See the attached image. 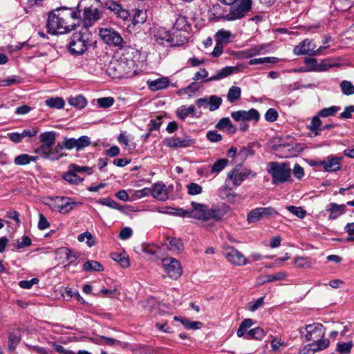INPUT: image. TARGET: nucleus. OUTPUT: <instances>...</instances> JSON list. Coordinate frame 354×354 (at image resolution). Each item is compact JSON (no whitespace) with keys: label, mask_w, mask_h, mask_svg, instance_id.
<instances>
[{"label":"nucleus","mask_w":354,"mask_h":354,"mask_svg":"<svg viewBox=\"0 0 354 354\" xmlns=\"http://www.w3.org/2000/svg\"><path fill=\"white\" fill-rule=\"evenodd\" d=\"M169 79L167 77H161L155 80H148L147 85L151 91H156L166 88L169 86Z\"/></svg>","instance_id":"obj_23"},{"label":"nucleus","mask_w":354,"mask_h":354,"mask_svg":"<svg viewBox=\"0 0 354 354\" xmlns=\"http://www.w3.org/2000/svg\"><path fill=\"white\" fill-rule=\"evenodd\" d=\"M326 211L330 213L328 216L329 219H336L345 212L346 205H337L334 203H330L326 206Z\"/></svg>","instance_id":"obj_22"},{"label":"nucleus","mask_w":354,"mask_h":354,"mask_svg":"<svg viewBox=\"0 0 354 354\" xmlns=\"http://www.w3.org/2000/svg\"><path fill=\"white\" fill-rule=\"evenodd\" d=\"M342 92L346 95H351L354 94L353 84L347 80H344L340 84Z\"/></svg>","instance_id":"obj_52"},{"label":"nucleus","mask_w":354,"mask_h":354,"mask_svg":"<svg viewBox=\"0 0 354 354\" xmlns=\"http://www.w3.org/2000/svg\"><path fill=\"white\" fill-rule=\"evenodd\" d=\"M97 105L101 108H109L114 103V98L112 97H105L97 100Z\"/></svg>","instance_id":"obj_60"},{"label":"nucleus","mask_w":354,"mask_h":354,"mask_svg":"<svg viewBox=\"0 0 354 354\" xmlns=\"http://www.w3.org/2000/svg\"><path fill=\"white\" fill-rule=\"evenodd\" d=\"M112 259L117 261L121 267L125 268L129 267V261L128 257L124 254L113 253L111 255Z\"/></svg>","instance_id":"obj_46"},{"label":"nucleus","mask_w":354,"mask_h":354,"mask_svg":"<svg viewBox=\"0 0 354 354\" xmlns=\"http://www.w3.org/2000/svg\"><path fill=\"white\" fill-rule=\"evenodd\" d=\"M193 209L189 211L192 215L191 218L208 221L210 219L220 220L224 216V212L219 208H208L204 204L196 202H192Z\"/></svg>","instance_id":"obj_4"},{"label":"nucleus","mask_w":354,"mask_h":354,"mask_svg":"<svg viewBox=\"0 0 354 354\" xmlns=\"http://www.w3.org/2000/svg\"><path fill=\"white\" fill-rule=\"evenodd\" d=\"M133 66V60L120 58V60L117 59L110 63L108 71L109 75H113L114 77H128L131 74V68Z\"/></svg>","instance_id":"obj_6"},{"label":"nucleus","mask_w":354,"mask_h":354,"mask_svg":"<svg viewBox=\"0 0 354 354\" xmlns=\"http://www.w3.org/2000/svg\"><path fill=\"white\" fill-rule=\"evenodd\" d=\"M340 110V107L337 106H332L328 108L321 109L318 112V115L320 118H326L334 115Z\"/></svg>","instance_id":"obj_45"},{"label":"nucleus","mask_w":354,"mask_h":354,"mask_svg":"<svg viewBox=\"0 0 354 354\" xmlns=\"http://www.w3.org/2000/svg\"><path fill=\"white\" fill-rule=\"evenodd\" d=\"M165 145L172 149L187 148L196 144V140L187 134L183 136H173L164 140Z\"/></svg>","instance_id":"obj_9"},{"label":"nucleus","mask_w":354,"mask_h":354,"mask_svg":"<svg viewBox=\"0 0 354 354\" xmlns=\"http://www.w3.org/2000/svg\"><path fill=\"white\" fill-rule=\"evenodd\" d=\"M58 251L60 254L65 256V258L68 261L69 264L74 263L79 257L77 252H75L68 248H59Z\"/></svg>","instance_id":"obj_37"},{"label":"nucleus","mask_w":354,"mask_h":354,"mask_svg":"<svg viewBox=\"0 0 354 354\" xmlns=\"http://www.w3.org/2000/svg\"><path fill=\"white\" fill-rule=\"evenodd\" d=\"M68 103L71 106L81 109L86 106L87 101L83 96L77 95L76 97L69 98Z\"/></svg>","instance_id":"obj_40"},{"label":"nucleus","mask_w":354,"mask_h":354,"mask_svg":"<svg viewBox=\"0 0 354 354\" xmlns=\"http://www.w3.org/2000/svg\"><path fill=\"white\" fill-rule=\"evenodd\" d=\"M85 238H87L86 244L89 247H91L95 244V240H94L92 234L88 232H86L80 234L78 236L77 239L79 241L82 242L85 240Z\"/></svg>","instance_id":"obj_63"},{"label":"nucleus","mask_w":354,"mask_h":354,"mask_svg":"<svg viewBox=\"0 0 354 354\" xmlns=\"http://www.w3.org/2000/svg\"><path fill=\"white\" fill-rule=\"evenodd\" d=\"M35 153H38L40 157L46 159H50L55 158L52 156V147H48L46 145H41L36 150Z\"/></svg>","instance_id":"obj_38"},{"label":"nucleus","mask_w":354,"mask_h":354,"mask_svg":"<svg viewBox=\"0 0 354 354\" xmlns=\"http://www.w3.org/2000/svg\"><path fill=\"white\" fill-rule=\"evenodd\" d=\"M248 339H261L265 335L263 330L260 327H256L248 332Z\"/></svg>","instance_id":"obj_50"},{"label":"nucleus","mask_w":354,"mask_h":354,"mask_svg":"<svg viewBox=\"0 0 354 354\" xmlns=\"http://www.w3.org/2000/svg\"><path fill=\"white\" fill-rule=\"evenodd\" d=\"M174 320L179 321L187 329H199L202 326V323L200 322H192L186 318L180 317H174Z\"/></svg>","instance_id":"obj_31"},{"label":"nucleus","mask_w":354,"mask_h":354,"mask_svg":"<svg viewBox=\"0 0 354 354\" xmlns=\"http://www.w3.org/2000/svg\"><path fill=\"white\" fill-rule=\"evenodd\" d=\"M39 139L42 145H46L53 148L56 140V133L55 131H48L41 133Z\"/></svg>","instance_id":"obj_27"},{"label":"nucleus","mask_w":354,"mask_h":354,"mask_svg":"<svg viewBox=\"0 0 354 354\" xmlns=\"http://www.w3.org/2000/svg\"><path fill=\"white\" fill-rule=\"evenodd\" d=\"M242 164L236 166L235 169L230 171L227 174V178L232 180L233 183L236 186L240 185L243 180L248 178H254L257 174L250 169H244L239 171L238 167H241Z\"/></svg>","instance_id":"obj_11"},{"label":"nucleus","mask_w":354,"mask_h":354,"mask_svg":"<svg viewBox=\"0 0 354 354\" xmlns=\"http://www.w3.org/2000/svg\"><path fill=\"white\" fill-rule=\"evenodd\" d=\"M279 61V59L277 57H261V58H254L251 59L249 61L250 65H255V64H275Z\"/></svg>","instance_id":"obj_42"},{"label":"nucleus","mask_w":354,"mask_h":354,"mask_svg":"<svg viewBox=\"0 0 354 354\" xmlns=\"http://www.w3.org/2000/svg\"><path fill=\"white\" fill-rule=\"evenodd\" d=\"M342 158L333 156H328L324 160L319 161V165L323 166L326 171H337L341 169L340 160Z\"/></svg>","instance_id":"obj_18"},{"label":"nucleus","mask_w":354,"mask_h":354,"mask_svg":"<svg viewBox=\"0 0 354 354\" xmlns=\"http://www.w3.org/2000/svg\"><path fill=\"white\" fill-rule=\"evenodd\" d=\"M45 104L50 108L60 109L64 108L65 102L63 98L56 97H50L45 101Z\"/></svg>","instance_id":"obj_34"},{"label":"nucleus","mask_w":354,"mask_h":354,"mask_svg":"<svg viewBox=\"0 0 354 354\" xmlns=\"http://www.w3.org/2000/svg\"><path fill=\"white\" fill-rule=\"evenodd\" d=\"M279 213L272 207H257L252 209L247 215V221L249 223L259 221L262 218L269 219L274 217Z\"/></svg>","instance_id":"obj_8"},{"label":"nucleus","mask_w":354,"mask_h":354,"mask_svg":"<svg viewBox=\"0 0 354 354\" xmlns=\"http://www.w3.org/2000/svg\"><path fill=\"white\" fill-rule=\"evenodd\" d=\"M188 194L190 195H198L202 193V187L195 183H191L187 185Z\"/></svg>","instance_id":"obj_61"},{"label":"nucleus","mask_w":354,"mask_h":354,"mask_svg":"<svg viewBox=\"0 0 354 354\" xmlns=\"http://www.w3.org/2000/svg\"><path fill=\"white\" fill-rule=\"evenodd\" d=\"M222 99L216 95H211L208 97V106L210 111L218 109L222 104Z\"/></svg>","instance_id":"obj_49"},{"label":"nucleus","mask_w":354,"mask_h":354,"mask_svg":"<svg viewBox=\"0 0 354 354\" xmlns=\"http://www.w3.org/2000/svg\"><path fill=\"white\" fill-rule=\"evenodd\" d=\"M104 6L106 9L113 12L118 18L122 19V21L127 20L130 17L129 12L127 9L123 8L122 5L118 1L113 0H106L104 3Z\"/></svg>","instance_id":"obj_16"},{"label":"nucleus","mask_w":354,"mask_h":354,"mask_svg":"<svg viewBox=\"0 0 354 354\" xmlns=\"http://www.w3.org/2000/svg\"><path fill=\"white\" fill-rule=\"evenodd\" d=\"M241 94V88L239 86H232V87L230 88V89L228 91V93L227 95V100L230 103L235 102L240 98Z\"/></svg>","instance_id":"obj_35"},{"label":"nucleus","mask_w":354,"mask_h":354,"mask_svg":"<svg viewBox=\"0 0 354 354\" xmlns=\"http://www.w3.org/2000/svg\"><path fill=\"white\" fill-rule=\"evenodd\" d=\"M232 33L230 30L224 29L219 30L215 35L216 41L223 43H228L230 41Z\"/></svg>","instance_id":"obj_43"},{"label":"nucleus","mask_w":354,"mask_h":354,"mask_svg":"<svg viewBox=\"0 0 354 354\" xmlns=\"http://www.w3.org/2000/svg\"><path fill=\"white\" fill-rule=\"evenodd\" d=\"M154 39L156 42L163 44L165 41L171 44V34L163 28H158L154 32Z\"/></svg>","instance_id":"obj_24"},{"label":"nucleus","mask_w":354,"mask_h":354,"mask_svg":"<svg viewBox=\"0 0 354 354\" xmlns=\"http://www.w3.org/2000/svg\"><path fill=\"white\" fill-rule=\"evenodd\" d=\"M99 35L104 43L109 46L122 48L124 41L121 35L113 28H101Z\"/></svg>","instance_id":"obj_7"},{"label":"nucleus","mask_w":354,"mask_h":354,"mask_svg":"<svg viewBox=\"0 0 354 354\" xmlns=\"http://www.w3.org/2000/svg\"><path fill=\"white\" fill-rule=\"evenodd\" d=\"M304 62L306 64V68L304 71H318V62L315 58L306 57Z\"/></svg>","instance_id":"obj_55"},{"label":"nucleus","mask_w":354,"mask_h":354,"mask_svg":"<svg viewBox=\"0 0 354 354\" xmlns=\"http://www.w3.org/2000/svg\"><path fill=\"white\" fill-rule=\"evenodd\" d=\"M98 203L103 205L108 206L113 209H121V205L111 198H106L100 199L98 201Z\"/></svg>","instance_id":"obj_62"},{"label":"nucleus","mask_w":354,"mask_h":354,"mask_svg":"<svg viewBox=\"0 0 354 354\" xmlns=\"http://www.w3.org/2000/svg\"><path fill=\"white\" fill-rule=\"evenodd\" d=\"M76 142V150L80 151L82 149L88 147L91 144V139L86 136H82L78 139H75Z\"/></svg>","instance_id":"obj_54"},{"label":"nucleus","mask_w":354,"mask_h":354,"mask_svg":"<svg viewBox=\"0 0 354 354\" xmlns=\"http://www.w3.org/2000/svg\"><path fill=\"white\" fill-rule=\"evenodd\" d=\"M228 160L227 159H219L216 161L212 167V173H218L222 171L227 165Z\"/></svg>","instance_id":"obj_57"},{"label":"nucleus","mask_w":354,"mask_h":354,"mask_svg":"<svg viewBox=\"0 0 354 354\" xmlns=\"http://www.w3.org/2000/svg\"><path fill=\"white\" fill-rule=\"evenodd\" d=\"M236 71V68L234 66H226L222 68L220 72H218L216 75L210 77L207 79L205 82H211L214 80H218L220 79L225 78Z\"/></svg>","instance_id":"obj_25"},{"label":"nucleus","mask_w":354,"mask_h":354,"mask_svg":"<svg viewBox=\"0 0 354 354\" xmlns=\"http://www.w3.org/2000/svg\"><path fill=\"white\" fill-rule=\"evenodd\" d=\"M171 46H180L188 41L186 36L183 35L180 32H174L171 34Z\"/></svg>","instance_id":"obj_33"},{"label":"nucleus","mask_w":354,"mask_h":354,"mask_svg":"<svg viewBox=\"0 0 354 354\" xmlns=\"http://www.w3.org/2000/svg\"><path fill=\"white\" fill-rule=\"evenodd\" d=\"M294 263L299 268H308L311 263L308 258L299 257L295 259Z\"/></svg>","instance_id":"obj_58"},{"label":"nucleus","mask_w":354,"mask_h":354,"mask_svg":"<svg viewBox=\"0 0 354 354\" xmlns=\"http://www.w3.org/2000/svg\"><path fill=\"white\" fill-rule=\"evenodd\" d=\"M168 248L171 251L178 252L183 249L182 240L179 238L169 236L167 239Z\"/></svg>","instance_id":"obj_28"},{"label":"nucleus","mask_w":354,"mask_h":354,"mask_svg":"<svg viewBox=\"0 0 354 354\" xmlns=\"http://www.w3.org/2000/svg\"><path fill=\"white\" fill-rule=\"evenodd\" d=\"M20 341L21 337L19 331H13L10 333L8 337V350L10 351H13Z\"/></svg>","instance_id":"obj_32"},{"label":"nucleus","mask_w":354,"mask_h":354,"mask_svg":"<svg viewBox=\"0 0 354 354\" xmlns=\"http://www.w3.org/2000/svg\"><path fill=\"white\" fill-rule=\"evenodd\" d=\"M304 329L306 331L305 335V340L306 342L319 340V339H322L325 335L324 326L319 323L306 325Z\"/></svg>","instance_id":"obj_13"},{"label":"nucleus","mask_w":354,"mask_h":354,"mask_svg":"<svg viewBox=\"0 0 354 354\" xmlns=\"http://www.w3.org/2000/svg\"><path fill=\"white\" fill-rule=\"evenodd\" d=\"M187 28L188 22L187 18L184 16H178L174 24V28H175L176 30L187 31Z\"/></svg>","instance_id":"obj_47"},{"label":"nucleus","mask_w":354,"mask_h":354,"mask_svg":"<svg viewBox=\"0 0 354 354\" xmlns=\"http://www.w3.org/2000/svg\"><path fill=\"white\" fill-rule=\"evenodd\" d=\"M28 154L23 153L15 157L14 163L16 165L24 166L29 164Z\"/></svg>","instance_id":"obj_64"},{"label":"nucleus","mask_w":354,"mask_h":354,"mask_svg":"<svg viewBox=\"0 0 354 354\" xmlns=\"http://www.w3.org/2000/svg\"><path fill=\"white\" fill-rule=\"evenodd\" d=\"M353 346V343L351 341L348 342L337 343V351L342 354H349Z\"/></svg>","instance_id":"obj_53"},{"label":"nucleus","mask_w":354,"mask_h":354,"mask_svg":"<svg viewBox=\"0 0 354 354\" xmlns=\"http://www.w3.org/2000/svg\"><path fill=\"white\" fill-rule=\"evenodd\" d=\"M194 111L195 108L192 105L188 107L181 106L177 110V115L180 120H184L189 114H192Z\"/></svg>","instance_id":"obj_44"},{"label":"nucleus","mask_w":354,"mask_h":354,"mask_svg":"<svg viewBox=\"0 0 354 354\" xmlns=\"http://www.w3.org/2000/svg\"><path fill=\"white\" fill-rule=\"evenodd\" d=\"M286 277V273L283 272H277L276 274H268L265 277L266 279L263 280L261 283H264L266 282H272V281H274L282 280V279H285Z\"/></svg>","instance_id":"obj_59"},{"label":"nucleus","mask_w":354,"mask_h":354,"mask_svg":"<svg viewBox=\"0 0 354 354\" xmlns=\"http://www.w3.org/2000/svg\"><path fill=\"white\" fill-rule=\"evenodd\" d=\"M64 179L71 183L78 184L83 180L82 178H80L77 174L73 171L70 168L69 170L63 176Z\"/></svg>","instance_id":"obj_41"},{"label":"nucleus","mask_w":354,"mask_h":354,"mask_svg":"<svg viewBox=\"0 0 354 354\" xmlns=\"http://www.w3.org/2000/svg\"><path fill=\"white\" fill-rule=\"evenodd\" d=\"M151 195L159 201H166L168 198V194L165 185L162 183H155L150 189Z\"/></svg>","instance_id":"obj_19"},{"label":"nucleus","mask_w":354,"mask_h":354,"mask_svg":"<svg viewBox=\"0 0 354 354\" xmlns=\"http://www.w3.org/2000/svg\"><path fill=\"white\" fill-rule=\"evenodd\" d=\"M141 250L145 258H150L151 257L156 256L157 254V248L155 245H142L141 246Z\"/></svg>","instance_id":"obj_51"},{"label":"nucleus","mask_w":354,"mask_h":354,"mask_svg":"<svg viewBox=\"0 0 354 354\" xmlns=\"http://www.w3.org/2000/svg\"><path fill=\"white\" fill-rule=\"evenodd\" d=\"M315 48L314 45L311 41L306 39L301 42L299 45L296 46L293 49V53L295 55H311Z\"/></svg>","instance_id":"obj_21"},{"label":"nucleus","mask_w":354,"mask_h":354,"mask_svg":"<svg viewBox=\"0 0 354 354\" xmlns=\"http://www.w3.org/2000/svg\"><path fill=\"white\" fill-rule=\"evenodd\" d=\"M267 171L272 176V183L277 185L291 181L292 169L288 162H270Z\"/></svg>","instance_id":"obj_2"},{"label":"nucleus","mask_w":354,"mask_h":354,"mask_svg":"<svg viewBox=\"0 0 354 354\" xmlns=\"http://www.w3.org/2000/svg\"><path fill=\"white\" fill-rule=\"evenodd\" d=\"M147 15L145 10L134 9L133 10L131 22L128 25L129 28H134L136 26H139L145 24L147 21Z\"/></svg>","instance_id":"obj_20"},{"label":"nucleus","mask_w":354,"mask_h":354,"mask_svg":"<svg viewBox=\"0 0 354 354\" xmlns=\"http://www.w3.org/2000/svg\"><path fill=\"white\" fill-rule=\"evenodd\" d=\"M322 120H320V117L317 114L314 116L310 124L307 126V128L312 133V136H317L319 135V131L321 130Z\"/></svg>","instance_id":"obj_26"},{"label":"nucleus","mask_w":354,"mask_h":354,"mask_svg":"<svg viewBox=\"0 0 354 354\" xmlns=\"http://www.w3.org/2000/svg\"><path fill=\"white\" fill-rule=\"evenodd\" d=\"M231 117L236 122H245L254 120L258 122L260 118L259 111L255 109H250L248 111L240 110L231 113Z\"/></svg>","instance_id":"obj_14"},{"label":"nucleus","mask_w":354,"mask_h":354,"mask_svg":"<svg viewBox=\"0 0 354 354\" xmlns=\"http://www.w3.org/2000/svg\"><path fill=\"white\" fill-rule=\"evenodd\" d=\"M315 343L309 344L310 346L311 351L313 352H317L319 351H322L326 349L330 344V342L328 339H319V340L314 341Z\"/></svg>","instance_id":"obj_39"},{"label":"nucleus","mask_w":354,"mask_h":354,"mask_svg":"<svg viewBox=\"0 0 354 354\" xmlns=\"http://www.w3.org/2000/svg\"><path fill=\"white\" fill-rule=\"evenodd\" d=\"M251 6L252 0H236V3L232 4L228 13L220 15L218 17L227 21L239 19L245 16Z\"/></svg>","instance_id":"obj_5"},{"label":"nucleus","mask_w":354,"mask_h":354,"mask_svg":"<svg viewBox=\"0 0 354 354\" xmlns=\"http://www.w3.org/2000/svg\"><path fill=\"white\" fill-rule=\"evenodd\" d=\"M56 200V207L58 212L62 214L69 212L75 205H81V203H77L68 197H57Z\"/></svg>","instance_id":"obj_17"},{"label":"nucleus","mask_w":354,"mask_h":354,"mask_svg":"<svg viewBox=\"0 0 354 354\" xmlns=\"http://www.w3.org/2000/svg\"><path fill=\"white\" fill-rule=\"evenodd\" d=\"M82 269L86 272H102L104 270V267L96 261H88L83 264Z\"/></svg>","instance_id":"obj_30"},{"label":"nucleus","mask_w":354,"mask_h":354,"mask_svg":"<svg viewBox=\"0 0 354 354\" xmlns=\"http://www.w3.org/2000/svg\"><path fill=\"white\" fill-rule=\"evenodd\" d=\"M102 3L100 0H80L76 7L74 9H78L80 12L82 9H88L95 7H100Z\"/></svg>","instance_id":"obj_29"},{"label":"nucleus","mask_w":354,"mask_h":354,"mask_svg":"<svg viewBox=\"0 0 354 354\" xmlns=\"http://www.w3.org/2000/svg\"><path fill=\"white\" fill-rule=\"evenodd\" d=\"M253 324V321L252 319L248 318L245 319L241 324H240L238 330H237V335L239 337H243L246 333L247 330L250 328Z\"/></svg>","instance_id":"obj_48"},{"label":"nucleus","mask_w":354,"mask_h":354,"mask_svg":"<svg viewBox=\"0 0 354 354\" xmlns=\"http://www.w3.org/2000/svg\"><path fill=\"white\" fill-rule=\"evenodd\" d=\"M254 143L250 142L247 146L242 147L237 153L238 156H239L243 160H245L248 157L254 156Z\"/></svg>","instance_id":"obj_36"},{"label":"nucleus","mask_w":354,"mask_h":354,"mask_svg":"<svg viewBox=\"0 0 354 354\" xmlns=\"http://www.w3.org/2000/svg\"><path fill=\"white\" fill-rule=\"evenodd\" d=\"M224 254L227 261L235 266H241L247 263V259L244 255L234 247L226 248Z\"/></svg>","instance_id":"obj_15"},{"label":"nucleus","mask_w":354,"mask_h":354,"mask_svg":"<svg viewBox=\"0 0 354 354\" xmlns=\"http://www.w3.org/2000/svg\"><path fill=\"white\" fill-rule=\"evenodd\" d=\"M286 208L290 213L295 215L299 218H304L306 215V211L304 209L301 207L290 205L288 206Z\"/></svg>","instance_id":"obj_56"},{"label":"nucleus","mask_w":354,"mask_h":354,"mask_svg":"<svg viewBox=\"0 0 354 354\" xmlns=\"http://www.w3.org/2000/svg\"><path fill=\"white\" fill-rule=\"evenodd\" d=\"M81 23L80 11L73 8L62 6L48 13L46 28L52 35L66 34L79 26Z\"/></svg>","instance_id":"obj_1"},{"label":"nucleus","mask_w":354,"mask_h":354,"mask_svg":"<svg viewBox=\"0 0 354 354\" xmlns=\"http://www.w3.org/2000/svg\"><path fill=\"white\" fill-rule=\"evenodd\" d=\"M91 33L87 28L73 35L68 44V49L72 55H82L91 45Z\"/></svg>","instance_id":"obj_3"},{"label":"nucleus","mask_w":354,"mask_h":354,"mask_svg":"<svg viewBox=\"0 0 354 354\" xmlns=\"http://www.w3.org/2000/svg\"><path fill=\"white\" fill-rule=\"evenodd\" d=\"M162 266L171 279H177L182 274L180 263L174 258L164 259L162 260Z\"/></svg>","instance_id":"obj_12"},{"label":"nucleus","mask_w":354,"mask_h":354,"mask_svg":"<svg viewBox=\"0 0 354 354\" xmlns=\"http://www.w3.org/2000/svg\"><path fill=\"white\" fill-rule=\"evenodd\" d=\"M99 7L82 9L83 11L81 22L83 24L82 28H88L93 26L102 17V12L98 10Z\"/></svg>","instance_id":"obj_10"}]
</instances>
